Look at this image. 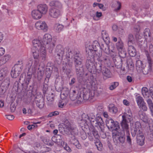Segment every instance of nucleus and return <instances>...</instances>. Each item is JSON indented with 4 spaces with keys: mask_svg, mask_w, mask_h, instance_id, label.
Returning a JSON list of instances; mask_svg holds the SVG:
<instances>
[{
    "mask_svg": "<svg viewBox=\"0 0 153 153\" xmlns=\"http://www.w3.org/2000/svg\"><path fill=\"white\" fill-rule=\"evenodd\" d=\"M52 41L51 35L49 34H46L43 36L42 42L45 48L49 49L50 52H51L55 45L56 42Z\"/></svg>",
    "mask_w": 153,
    "mask_h": 153,
    "instance_id": "423d86ee",
    "label": "nucleus"
},
{
    "mask_svg": "<svg viewBox=\"0 0 153 153\" xmlns=\"http://www.w3.org/2000/svg\"><path fill=\"white\" fill-rule=\"evenodd\" d=\"M134 43V38L131 34H129L128 36V45H132Z\"/></svg>",
    "mask_w": 153,
    "mask_h": 153,
    "instance_id": "c9c22d12",
    "label": "nucleus"
},
{
    "mask_svg": "<svg viewBox=\"0 0 153 153\" xmlns=\"http://www.w3.org/2000/svg\"><path fill=\"white\" fill-rule=\"evenodd\" d=\"M112 6L115 8L114 11L118 12L121 8V3L118 1H115L113 2Z\"/></svg>",
    "mask_w": 153,
    "mask_h": 153,
    "instance_id": "cd10ccee",
    "label": "nucleus"
},
{
    "mask_svg": "<svg viewBox=\"0 0 153 153\" xmlns=\"http://www.w3.org/2000/svg\"><path fill=\"white\" fill-rule=\"evenodd\" d=\"M150 68L149 67V69L147 68H144L143 69H142V71L143 73L145 75H146L149 73L151 71V69H150Z\"/></svg>",
    "mask_w": 153,
    "mask_h": 153,
    "instance_id": "603ef678",
    "label": "nucleus"
},
{
    "mask_svg": "<svg viewBox=\"0 0 153 153\" xmlns=\"http://www.w3.org/2000/svg\"><path fill=\"white\" fill-rule=\"evenodd\" d=\"M50 6L54 7L56 8H61L62 7L61 3L59 1H52L50 3Z\"/></svg>",
    "mask_w": 153,
    "mask_h": 153,
    "instance_id": "473e14b6",
    "label": "nucleus"
},
{
    "mask_svg": "<svg viewBox=\"0 0 153 153\" xmlns=\"http://www.w3.org/2000/svg\"><path fill=\"white\" fill-rule=\"evenodd\" d=\"M76 142V143H74V145L76 146V147L79 149H81V145L79 143V141Z\"/></svg>",
    "mask_w": 153,
    "mask_h": 153,
    "instance_id": "69168bd1",
    "label": "nucleus"
},
{
    "mask_svg": "<svg viewBox=\"0 0 153 153\" xmlns=\"http://www.w3.org/2000/svg\"><path fill=\"white\" fill-rule=\"evenodd\" d=\"M119 56L121 58H124L126 56V52L124 48L121 51H118Z\"/></svg>",
    "mask_w": 153,
    "mask_h": 153,
    "instance_id": "e433bc0d",
    "label": "nucleus"
},
{
    "mask_svg": "<svg viewBox=\"0 0 153 153\" xmlns=\"http://www.w3.org/2000/svg\"><path fill=\"white\" fill-rule=\"evenodd\" d=\"M142 62L140 60L137 61L136 64V68L138 69H142Z\"/></svg>",
    "mask_w": 153,
    "mask_h": 153,
    "instance_id": "c03bdc74",
    "label": "nucleus"
},
{
    "mask_svg": "<svg viewBox=\"0 0 153 153\" xmlns=\"http://www.w3.org/2000/svg\"><path fill=\"white\" fill-rule=\"evenodd\" d=\"M150 90L148 91V88L146 87H143L142 89V94L145 98L149 99L150 96Z\"/></svg>",
    "mask_w": 153,
    "mask_h": 153,
    "instance_id": "c85d7f7f",
    "label": "nucleus"
},
{
    "mask_svg": "<svg viewBox=\"0 0 153 153\" xmlns=\"http://www.w3.org/2000/svg\"><path fill=\"white\" fill-rule=\"evenodd\" d=\"M58 135L60 137V138L59 139L61 140V143H60L62 147H63V148H64L65 146L67 144V143H65L64 141H63L62 140V136L60 135Z\"/></svg>",
    "mask_w": 153,
    "mask_h": 153,
    "instance_id": "864d4df0",
    "label": "nucleus"
},
{
    "mask_svg": "<svg viewBox=\"0 0 153 153\" xmlns=\"http://www.w3.org/2000/svg\"><path fill=\"white\" fill-rule=\"evenodd\" d=\"M77 76V79L78 81L80 82H81L83 80V78L82 76L83 75H76Z\"/></svg>",
    "mask_w": 153,
    "mask_h": 153,
    "instance_id": "e2e57ef3",
    "label": "nucleus"
},
{
    "mask_svg": "<svg viewBox=\"0 0 153 153\" xmlns=\"http://www.w3.org/2000/svg\"><path fill=\"white\" fill-rule=\"evenodd\" d=\"M102 51L99 50L95 51L94 54H92V53L91 55L89 56L92 58L93 60L96 59L98 61V62H100L102 63L103 61L105 62L108 59L107 57L105 58L102 57Z\"/></svg>",
    "mask_w": 153,
    "mask_h": 153,
    "instance_id": "9b49d317",
    "label": "nucleus"
},
{
    "mask_svg": "<svg viewBox=\"0 0 153 153\" xmlns=\"http://www.w3.org/2000/svg\"><path fill=\"white\" fill-rule=\"evenodd\" d=\"M96 68V72L98 74L101 73L104 79H106L111 77L112 74L110 70L104 66L102 63H97Z\"/></svg>",
    "mask_w": 153,
    "mask_h": 153,
    "instance_id": "39448f33",
    "label": "nucleus"
},
{
    "mask_svg": "<svg viewBox=\"0 0 153 153\" xmlns=\"http://www.w3.org/2000/svg\"><path fill=\"white\" fill-rule=\"evenodd\" d=\"M148 106L150 110L153 109V102L151 99H147L146 100Z\"/></svg>",
    "mask_w": 153,
    "mask_h": 153,
    "instance_id": "58836bf2",
    "label": "nucleus"
},
{
    "mask_svg": "<svg viewBox=\"0 0 153 153\" xmlns=\"http://www.w3.org/2000/svg\"><path fill=\"white\" fill-rule=\"evenodd\" d=\"M116 47L118 51L122 50L124 49V44L120 39H118V41L116 43Z\"/></svg>",
    "mask_w": 153,
    "mask_h": 153,
    "instance_id": "7c9ffc66",
    "label": "nucleus"
},
{
    "mask_svg": "<svg viewBox=\"0 0 153 153\" xmlns=\"http://www.w3.org/2000/svg\"><path fill=\"white\" fill-rule=\"evenodd\" d=\"M100 48L101 50L103 51L105 53L107 54H109L110 53L112 54V53H115L114 50L113 49V50H110L109 47L108 45L107 44H102L100 46Z\"/></svg>",
    "mask_w": 153,
    "mask_h": 153,
    "instance_id": "412c9836",
    "label": "nucleus"
},
{
    "mask_svg": "<svg viewBox=\"0 0 153 153\" xmlns=\"http://www.w3.org/2000/svg\"><path fill=\"white\" fill-rule=\"evenodd\" d=\"M95 144L97 149L100 151H101L102 148V145L101 143L99 141L98 142L95 143Z\"/></svg>",
    "mask_w": 153,
    "mask_h": 153,
    "instance_id": "a19ab883",
    "label": "nucleus"
},
{
    "mask_svg": "<svg viewBox=\"0 0 153 153\" xmlns=\"http://www.w3.org/2000/svg\"><path fill=\"white\" fill-rule=\"evenodd\" d=\"M4 49L2 48H0V57L4 54Z\"/></svg>",
    "mask_w": 153,
    "mask_h": 153,
    "instance_id": "774afa93",
    "label": "nucleus"
},
{
    "mask_svg": "<svg viewBox=\"0 0 153 153\" xmlns=\"http://www.w3.org/2000/svg\"><path fill=\"white\" fill-rule=\"evenodd\" d=\"M32 43L33 45V48L39 49V51H41V52H42V51L44 52V53H45V50H46L45 47L44 45H42L41 44L39 40L37 39H34Z\"/></svg>",
    "mask_w": 153,
    "mask_h": 153,
    "instance_id": "f3484780",
    "label": "nucleus"
},
{
    "mask_svg": "<svg viewBox=\"0 0 153 153\" xmlns=\"http://www.w3.org/2000/svg\"><path fill=\"white\" fill-rule=\"evenodd\" d=\"M67 57L69 58L73 57L76 75H83L84 68L82 65V57L79 51H74L72 52L68 47L66 48Z\"/></svg>",
    "mask_w": 153,
    "mask_h": 153,
    "instance_id": "f03ea898",
    "label": "nucleus"
},
{
    "mask_svg": "<svg viewBox=\"0 0 153 153\" xmlns=\"http://www.w3.org/2000/svg\"><path fill=\"white\" fill-rule=\"evenodd\" d=\"M63 128L65 131H68V133L73 136L77 135L78 134L77 128L72 125L68 120L65 121Z\"/></svg>",
    "mask_w": 153,
    "mask_h": 153,
    "instance_id": "6e6552de",
    "label": "nucleus"
},
{
    "mask_svg": "<svg viewBox=\"0 0 153 153\" xmlns=\"http://www.w3.org/2000/svg\"><path fill=\"white\" fill-rule=\"evenodd\" d=\"M42 141L46 145L50 146H52L53 145V143L51 140H50L47 137H43L42 138Z\"/></svg>",
    "mask_w": 153,
    "mask_h": 153,
    "instance_id": "2f4dec72",
    "label": "nucleus"
},
{
    "mask_svg": "<svg viewBox=\"0 0 153 153\" xmlns=\"http://www.w3.org/2000/svg\"><path fill=\"white\" fill-rule=\"evenodd\" d=\"M137 143L140 146H143L144 143L145 137L143 133H137Z\"/></svg>",
    "mask_w": 153,
    "mask_h": 153,
    "instance_id": "4be33fe9",
    "label": "nucleus"
},
{
    "mask_svg": "<svg viewBox=\"0 0 153 153\" xmlns=\"http://www.w3.org/2000/svg\"><path fill=\"white\" fill-rule=\"evenodd\" d=\"M67 63V65L68 66V68L69 67V68L72 67L73 65V63L70 61V60L69 59L68 60L67 63Z\"/></svg>",
    "mask_w": 153,
    "mask_h": 153,
    "instance_id": "0e129e2a",
    "label": "nucleus"
},
{
    "mask_svg": "<svg viewBox=\"0 0 153 153\" xmlns=\"http://www.w3.org/2000/svg\"><path fill=\"white\" fill-rule=\"evenodd\" d=\"M127 65L128 67L132 68L133 67V63L131 59H129L127 61Z\"/></svg>",
    "mask_w": 153,
    "mask_h": 153,
    "instance_id": "09e8293b",
    "label": "nucleus"
},
{
    "mask_svg": "<svg viewBox=\"0 0 153 153\" xmlns=\"http://www.w3.org/2000/svg\"><path fill=\"white\" fill-rule=\"evenodd\" d=\"M31 15L32 17L34 19H38L41 18L42 15L37 10H34L32 12Z\"/></svg>",
    "mask_w": 153,
    "mask_h": 153,
    "instance_id": "393cba45",
    "label": "nucleus"
},
{
    "mask_svg": "<svg viewBox=\"0 0 153 153\" xmlns=\"http://www.w3.org/2000/svg\"><path fill=\"white\" fill-rule=\"evenodd\" d=\"M119 85V83L118 82H114L111 83L109 85V88L111 90H113L116 88Z\"/></svg>",
    "mask_w": 153,
    "mask_h": 153,
    "instance_id": "4c0bfd02",
    "label": "nucleus"
},
{
    "mask_svg": "<svg viewBox=\"0 0 153 153\" xmlns=\"http://www.w3.org/2000/svg\"><path fill=\"white\" fill-rule=\"evenodd\" d=\"M144 36L146 41L150 42L151 40L150 30L149 28H146L144 32Z\"/></svg>",
    "mask_w": 153,
    "mask_h": 153,
    "instance_id": "a878e982",
    "label": "nucleus"
},
{
    "mask_svg": "<svg viewBox=\"0 0 153 153\" xmlns=\"http://www.w3.org/2000/svg\"><path fill=\"white\" fill-rule=\"evenodd\" d=\"M102 38L104 40H105V39L108 40L109 39L108 35L106 31L104 30L102 31Z\"/></svg>",
    "mask_w": 153,
    "mask_h": 153,
    "instance_id": "79ce46f5",
    "label": "nucleus"
},
{
    "mask_svg": "<svg viewBox=\"0 0 153 153\" xmlns=\"http://www.w3.org/2000/svg\"><path fill=\"white\" fill-rule=\"evenodd\" d=\"M92 134H93V135L94 136L95 138H97L98 137L99 135H98V134L97 131H95V130H93L92 131Z\"/></svg>",
    "mask_w": 153,
    "mask_h": 153,
    "instance_id": "680f3d73",
    "label": "nucleus"
},
{
    "mask_svg": "<svg viewBox=\"0 0 153 153\" xmlns=\"http://www.w3.org/2000/svg\"><path fill=\"white\" fill-rule=\"evenodd\" d=\"M94 121V125H93L97 127H99L101 131L104 132V124L102 119L101 117L98 116L96 118H95V120Z\"/></svg>",
    "mask_w": 153,
    "mask_h": 153,
    "instance_id": "6ab92c4d",
    "label": "nucleus"
},
{
    "mask_svg": "<svg viewBox=\"0 0 153 153\" xmlns=\"http://www.w3.org/2000/svg\"><path fill=\"white\" fill-rule=\"evenodd\" d=\"M23 66L22 64H15L13 67L11 72V75L13 78H16L19 75L22 71Z\"/></svg>",
    "mask_w": 153,
    "mask_h": 153,
    "instance_id": "f8f14e48",
    "label": "nucleus"
},
{
    "mask_svg": "<svg viewBox=\"0 0 153 153\" xmlns=\"http://www.w3.org/2000/svg\"><path fill=\"white\" fill-rule=\"evenodd\" d=\"M70 140L71 143L74 145V143H76V140L77 141H78V140L76 139V137L74 136L71 137V139H70Z\"/></svg>",
    "mask_w": 153,
    "mask_h": 153,
    "instance_id": "5fc2aeb1",
    "label": "nucleus"
},
{
    "mask_svg": "<svg viewBox=\"0 0 153 153\" xmlns=\"http://www.w3.org/2000/svg\"><path fill=\"white\" fill-rule=\"evenodd\" d=\"M69 93L68 91H66L65 92L62 91L61 93V98L62 99L65 98L69 94Z\"/></svg>",
    "mask_w": 153,
    "mask_h": 153,
    "instance_id": "de8ad7c7",
    "label": "nucleus"
},
{
    "mask_svg": "<svg viewBox=\"0 0 153 153\" xmlns=\"http://www.w3.org/2000/svg\"><path fill=\"white\" fill-rule=\"evenodd\" d=\"M136 100L138 105L144 102L142 97L140 96L137 97Z\"/></svg>",
    "mask_w": 153,
    "mask_h": 153,
    "instance_id": "ea45409f",
    "label": "nucleus"
},
{
    "mask_svg": "<svg viewBox=\"0 0 153 153\" xmlns=\"http://www.w3.org/2000/svg\"><path fill=\"white\" fill-rule=\"evenodd\" d=\"M49 16L53 18H57L61 15V12L59 9L54 7H51L48 11Z\"/></svg>",
    "mask_w": 153,
    "mask_h": 153,
    "instance_id": "dca6fc26",
    "label": "nucleus"
},
{
    "mask_svg": "<svg viewBox=\"0 0 153 153\" xmlns=\"http://www.w3.org/2000/svg\"><path fill=\"white\" fill-rule=\"evenodd\" d=\"M37 10L42 14H45L48 11V6L45 4H40L37 6Z\"/></svg>",
    "mask_w": 153,
    "mask_h": 153,
    "instance_id": "5701e85b",
    "label": "nucleus"
},
{
    "mask_svg": "<svg viewBox=\"0 0 153 153\" xmlns=\"http://www.w3.org/2000/svg\"><path fill=\"white\" fill-rule=\"evenodd\" d=\"M94 60L91 57L88 55L87 59L86 61L85 65L88 71L91 73H92L93 72H94L95 70H96V71H97V64L101 63L100 62H97L95 64L94 62Z\"/></svg>",
    "mask_w": 153,
    "mask_h": 153,
    "instance_id": "1a4fd4ad",
    "label": "nucleus"
},
{
    "mask_svg": "<svg viewBox=\"0 0 153 153\" xmlns=\"http://www.w3.org/2000/svg\"><path fill=\"white\" fill-rule=\"evenodd\" d=\"M147 52L146 53V55L148 62L149 64V67H151L152 64V60L149 54Z\"/></svg>",
    "mask_w": 153,
    "mask_h": 153,
    "instance_id": "a18cd8bd",
    "label": "nucleus"
},
{
    "mask_svg": "<svg viewBox=\"0 0 153 153\" xmlns=\"http://www.w3.org/2000/svg\"><path fill=\"white\" fill-rule=\"evenodd\" d=\"M55 53L58 56L59 59H62L63 58L65 53V50L62 45H59L57 46Z\"/></svg>",
    "mask_w": 153,
    "mask_h": 153,
    "instance_id": "aec40b11",
    "label": "nucleus"
},
{
    "mask_svg": "<svg viewBox=\"0 0 153 153\" xmlns=\"http://www.w3.org/2000/svg\"><path fill=\"white\" fill-rule=\"evenodd\" d=\"M64 27V26L62 24L58 23L56 24L54 26V29L55 31L59 33L62 30Z\"/></svg>",
    "mask_w": 153,
    "mask_h": 153,
    "instance_id": "f704fd0d",
    "label": "nucleus"
},
{
    "mask_svg": "<svg viewBox=\"0 0 153 153\" xmlns=\"http://www.w3.org/2000/svg\"><path fill=\"white\" fill-rule=\"evenodd\" d=\"M128 52L131 57H134L136 55V50L132 45H128Z\"/></svg>",
    "mask_w": 153,
    "mask_h": 153,
    "instance_id": "b1692460",
    "label": "nucleus"
},
{
    "mask_svg": "<svg viewBox=\"0 0 153 153\" xmlns=\"http://www.w3.org/2000/svg\"><path fill=\"white\" fill-rule=\"evenodd\" d=\"M96 43H94L92 45H89L86 48V52L88 56L91 55L92 53L94 54L95 51H98L97 48L99 47V44L97 42Z\"/></svg>",
    "mask_w": 153,
    "mask_h": 153,
    "instance_id": "ddd939ff",
    "label": "nucleus"
},
{
    "mask_svg": "<svg viewBox=\"0 0 153 153\" xmlns=\"http://www.w3.org/2000/svg\"><path fill=\"white\" fill-rule=\"evenodd\" d=\"M10 58L9 55H6L4 56L0 59V65H2L5 64L7 62Z\"/></svg>",
    "mask_w": 153,
    "mask_h": 153,
    "instance_id": "c756f323",
    "label": "nucleus"
},
{
    "mask_svg": "<svg viewBox=\"0 0 153 153\" xmlns=\"http://www.w3.org/2000/svg\"><path fill=\"white\" fill-rule=\"evenodd\" d=\"M5 116L7 119L10 120H13L14 118V116L12 115H5Z\"/></svg>",
    "mask_w": 153,
    "mask_h": 153,
    "instance_id": "338daca9",
    "label": "nucleus"
},
{
    "mask_svg": "<svg viewBox=\"0 0 153 153\" xmlns=\"http://www.w3.org/2000/svg\"><path fill=\"white\" fill-rule=\"evenodd\" d=\"M42 52H41L39 51V49L35 48H32V52L33 53V55L35 60L34 61V63L33 64V61L32 60H29L27 62L26 67L28 69V72L27 76L26 77L25 80V83H24L25 86L27 87V85L30 82L31 79L32 75L30 73H35L36 70V67L39 64V61L41 60L44 61H45L46 57V51L45 50V53H44V51H42Z\"/></svg>",
    "mask_w": 153,
    "mask_h": 153,
    "instance_id": "f257e3e1",
    "label": "nucleus"
},
{
    "mask_svg": "<svg viewBox=\"0 0 153 153\" xmlns=\"http://www.w3.org/2000/svg\"><path fill=\"white\" fill-rule=\"evenodd\" d=\"M36 28L39 30H42L44 32L47 31L48 26L45 21H39L36 22L35 24Z\"/></svg>",
    "mask_w": 153,
    "mask_h": 153,
    "instance_id": "a211bd4d",
    "label": "nucleus"
},
{
    "mask_svg": "<svg viewBox=\"0 0 153 153\" xmlns=\"http://www.w3.org/2000/svg\"><path fill=\"white\" fill-rule=\"evenodd\" d=\"M132 116L131 113L129 114H126L122 116L123 120L121 122V126L122 128V130L125 133L126 132L127 136V141L129 144V146L132 145L131 140L129 134V128L128 123L131 122L132 120Z\"/></svg>",
    "mask_w": 153,
    "mask_h": 153,
    "instance_id": "7ed1b4c3",
    "label": "nucleus"
},
{
    "mask_svg": "<svg viewBox=\"0 0 153 153\" xmlns=\"http://www.w3.org/2000/svg\"><path fill=\"white\" fill-rule=\"evenodd\" d=\"M120 63L119 65H118L117 64V61H116L115 62V64L116 66H117V68H121L122 66V59H120Z\"/></svg>",
    "mask_w": 153,
    "mask_h": 153,
    "instance_id": "13d9d810",
    "label": "nucleus"
},
{
    "mask_svg": "<svg viewBox=\"0 0 153 153\" xmlns=\"http://www.w3.org/2000/svg\"><path fill=\"white\" fill-rule=\"evenodd\" d=\"M106 124L109 129L114 130V132L118 131V130H120L118 123L117 121L114 122L111 118H108L106 119Z\"/></svg>",
    "mask_w": 153,
    "mask_h": 153,
    "instance_id": "9d476101",
    "label": "nucleus"
},
{
    "mask_svg": "<svg viewBox=\"0 0 153 153\" xmlns=\"http://www.w3.org/2000/svg\"><path fill=\"white\" fill-rule=\"evenodd\" d=\"M76 82V78H75L73 77L71 79L70 82L69 83V84L70 85L72 86Z\"/></svg>",
    "mask_w": 153,
    "mask_h": 153,
    "instance_id": "052dcab7",
    "label": "nucleus"
},
{
    "mask_svg": "<svg viewBox=\"0 0 153 153\" xmlns=\"http://www.w3.org/2000/svg\"><path fill=\"white\" fill-rule=\"evenodd\" d=\"M96 14V12L94 10H91L89 12V15L91 16L94 18Z\"/></svg>",
    "mask_w": 153,
    "mask_h": 153,
    "instance_id": "4d7b16f0",
    "label": "nucleus"
},
{
    "mask_svg": "<svg viewBox=\"0 0 153 153\" xmlns=\"http://www.w3.org/2000/svg\"><path fill=\"white\" fill-rule=\"evenodd\" d=\"M16 108V107L14 104L13 103H12L10 105V110L12 112H14Z\"/></svg>",
    "mask_w": 153,
    "mask_h": 153,
    "instance_id": "6e6d98bb",
    "label": "nucleus"
},
{
    "mask_svg": "<svg viewBox=\"0 0 153 153\" xmlns=\"http://www.w3.org/2000/svg\"><path fill=\"white\" fill-rule=\"evenodd\" d=\"M81 95V94H80L79 96H77V94H70V99L72 100H74L76 99H77L80 101H82L83 100L82 99Z\"/></svg>",
    "mask_w": 153,
    "mask_h": 153,
    "instance_id": "72a5a7b5",
    "label": "nucleus"
},
{
    "mask_svg": "<svg viewBox=\"0 0 153 153\" xmlns=\"http://www.w3.org/2000/svg\"><path fill=\"white\" fill-rule=\"evenodd\" d=\"M97 111L99 114L102 113L103 112V107L102 106H99L97 108Z\"/></svg>",
    "mask_w": 153,
    "mask_h": 153,
    "instance_id": "8fccbe9b",
    "label": "nucleus"
},
{
    "mask_svg": "<svg viewBox=\"0 0 153 153\" xmlns=\"http://www.w3.org/2000/svg\"><path fill=\"white\" fill-rule=\"evenodd\" d=\"M141 130V125L140 123L138 121L136 122L131 128V133L132 136L134 137L137 133L142 132V131Z\"/></svg>",
    "mask_w": 153,
    "mask_h": 153,
    "instance_id": "4468645a",
    "label": "nucleus"
},
{
    "mask_svg": "<svg viewBox=\"0 0 153 153\" xmlns=\"http://www.w3.org/2000/svg\"><path fill=\"white\" fill-rule=\"evenodd\" d=\"M119 130H118V131H116L115 132L112 133V135L113 137L114 136L117 137V140L118 141L117 143V145H118L120 144H123L125 140V133L124 134H121L119 132Z\"/></svg>",
    "mask_w": 153,
    "mask_h": 153,
    "instance_id": "2eb2a0df",
    "label": "nucleus"
},
{
    "mask_svg": "<svg viewBox=\"0 0 153 153\" xmlns=\"http://www.w3.org/2000/svg\"><path fill=\"white\" fill-rule=\"evenodd\" d=\"M138 106H139V108H141L142 110L144 111H147V107L146 105V103L145 102L144 103H141V104H140Z\"/></svg>",
    "mask_w": 153,
    "mask_h": 153,
    "instance_id": "37998d69",
    "label": "nucleus"
},
{
    "mask_svg": "<svg viewBox=\"0 0 153 153\" xmlns=\"http://www.w3.org/2000/svg\"><path fill=\"white\" fill-rule=\"evenodd\" d=\"M95 119V117L93 114H90L89 116L85 114H83L82 116L78 120V122L79 124L84 125L88 123H91L92 125H94V123Z\"/></svg>",
    "mask_w": 153,
    "mask_h": 153,
    "instance_id": "0eeeda50",
    "label": "nucleus"
},
{
    "mask_svg": "<svg viewBox=\"0 0 153 153\" xmlns=\"http://www.w3.org/2000/svg\"><path fill=\"white\" fill-rule=\"evenodd\" d=\"M109 111L113 113H116L118 111L117 109V107L115 106L109 108Z\"/></svg>",
    "mask_w": 153,
    "mask_h": 153,
    "instance_id": "49530a36",
    "label": "nucleus"
},
{
    "mask_svg": "<svg viewBox=\"0 0 153 153\" xmlns=\"http://www.w3.org/2000/svg\"><path fill=\"white\" fill-rule=\"evenodd\" d=\"M47 100L49 101H52L54 100V96L52 93L51 95H48V96H47Z\"/></svg>",
    "mask_w": 153,
    "mask_h": 153,
    "instance_id": "3c124183",
    "label": "nucleus"
},
{
    "mask_svg": "<svg viewBox=\"0 0 153 153\" xmlns=\"http://www.w3.org/2000/svg\"><path fill=\"white\" fill-rule=\"evenodd\" d=\"M62 70L63 72L66 74L68 77H69L71 70L70 69L68 68V66L67 65L66 63L63 64Z\"/></svg>",
    "mask_w": 153,
    "mask_h": 153,
    "instance_id": "bb28decb",
    "label": "nucleus"
},
{
    "mask_svg": "<svg viewBox=\"0 0 153 153\" xmlns=\"http://www.w3.org/2000/svg\"><path fill=\"white\" fill-rule=\"evenodd\" d=\"M145 114L144 113H142L141 114H139V116L140 119L143 120L144 121H145L144 120L145 119L146 117V116H145Z\"/></svg>",
    "mask_w": 153,
    "mask_h": 153,
    "instance_id": "bf43d9fd",
    "label": "nucleus"
},
{
    "mask_svg": "<svg viewBox=\"0 0 153 153\" xmlns=\"http://www.w3.org/2000/svg\"><path fill=\"white\" fill-rule=\"evenodd\" d=\"M30 89H27V91H30L31 92H29L31 95L30 97L28 96L27 100L28 102H30L34 97L36 105L40 108H42L43 107L44 105V102L42 99V95L39 93H36L35 94L33 91H32L33 87V86L30 85Z\"/></svg>",
    "mask_w": 153,
    "mask_h": 153,
    "instance_id": "20e7f679",
    "label": "nucleus"
}]
</instances>
